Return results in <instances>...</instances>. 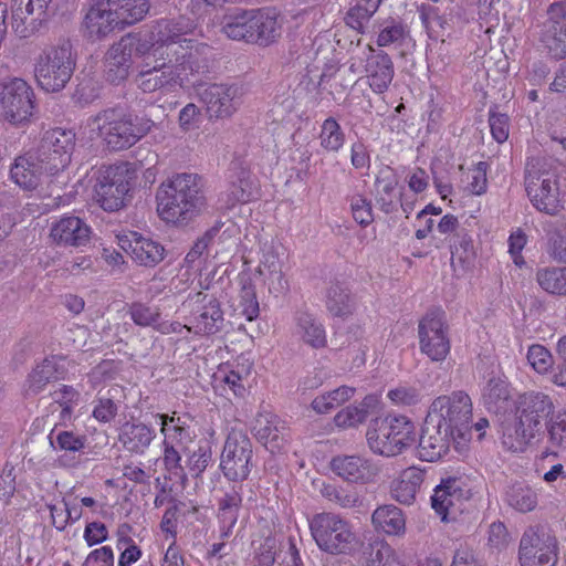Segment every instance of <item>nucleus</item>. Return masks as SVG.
Listing matches in <instances>:
<instances>
[{"label":"nucleus","instance_id":"obj_40","mask_svg":"<svg viewBox=\"0 0 566 566\" xmlns=\"http://www.w3.org/2000/svg\"><path fill=\"white\" fill-rule=\"evenodd\" d=\"M160 420V433L164 436L163 444H184L191 440L188 426L180 417H176V412L171 416L166 413H157Z\"/></svg>","mask_w":566,"mask_h":566},{"label":"nucleus","instance_id":"obj_4","mask_svg":"<svg viewBox=\"0 0 566 566\" xmlns=\"http://www.w3.org/2000/svg\"><path fill=\"white\" fill-rule=\"evenodd\" d=\"M88 126L98 130L108 149L117 151L134 146L153 129L155 123L147 116L113 107L90 117Z\"/></svg>","mask_w":566,"mask_h":566},{"label":"nucleus","instance_id":"obj_45","mask_svg":"<svg viewBox=\"0 0 566 566\" xmlns=\"http://www.w3.org/2000/svg\"><path fill=\"white\" fill-rule=\"evenodd\" d=\"M483 401L490 410L497 411L511 398L509 382L501 377L489 379L483 390Z\"/></svg>","mask_w":566,"mask_h":566},{"label":"nucleus","instance_id":"obj_56","mask_svg":"<svg viewBox=\"0 0 566 566\" xmlns=\"http://www.w3.org/2000/svg\"><path fill=\"white\" fill-rule=\"evenodd\" d=\"M350 209L354 220L367 227L374 221L371 202L361 195H355L350 198Z\"/></svg>","mask_w":566,"mask_h":566},{"label":"nucleus","instance_id":"obj_16","mask_svg":"<svg viewBox=\"0 0 566 566\" xmlns=\"http://www.w3.org/2000/svg\"><path fill=\"white\" fill-rule=\"evenodd\" d=\"M210 120L229 119L242 104L241 90L237 85L211 84L200 93Z\"/></svg>","mask_w":566,"mask_h":566},{"label":"nucleus","instance_id":"obj_64","mask_svg":"<svg viewBox=\"0 0 566 566\" xmlns=\"http://www.w3.org/2000/svg\"><path fill=\"white\" fill-rule=\"evenodd\" d=\"M548 254L553 260L566 263V223L563 229L555 232L549 243Z\"/></svg>","mask_w":566,"mask_h":566},{"label":"nucleus","instance_id":"obj_61","mask_svg":"<svg viewBox=\"0 0 566 566\" xmlns=\"http://www.w3.org/2000/svg\"><path fill=\"white\" fill-rule=\"evenodd\" d=\"M78 391L71 386L63 385L52 394L53 400L62 407V419L69 418L72 412V403L77 401Z\"/></svg>","mask_w":566,"mask_h":566},{"label":"nucleus","instance_id":"obj_5","mask_svg":"<svg viewBox=\"0 0 566 566\" xmlns=\"http://www.w3.org/2000/svg\"><path fill=\"white\" fill-rule=\"evenodd\" d=\"M76 66V56L69 39L45 48L36 57L34 75L46 92H60L71 80Z\"/></svg>","mask_w":566,"mask_h":566},{"label":"nucleus","instance_id":"obj_59","mask_svg":"<svg viewBox=\"0 0 566 566\" xmlns=\"http://www.w3.org/2000/svg\"><path fill=\"white\" fill-rule=\"evenodd\" d=\"M367 410L363 407L348 406L340 410L334 418L337 427L349 428L355 427L366 420Z\"/></svg>","mask_w":566,"mask_h":566},{"label":"nucleus","instance_id":"obj_2","mask_svg":"<svg viewBox=\"0 0 566 566\" xmlns=\"http://www.w3.org/2000/svg\"><path fill=\"white\" fill-rule=\"evenodd\" d=\"M157 210L169 222L192 220L208 207L203 178L197 174H176L156 193Z\"/></svg>","mask_w":566,"mask_h":566},{"label":"nucleus","instance_id":"obj_38","mask_svg":"<svg viewBox=\"0 0 566 566\" xmlns=\"http://www.w3.org/2000/svg\"><path fill=\"white\" fill-rule=\"evenodd\" d=\"M326 307L335 317L346 318L353 315L356 302L350 292L340 283H332L326 294Z\"/></svg>","mask_w":566,"mask_h":566},{"label":"nucleus","instance_id":"obj_57","mask_svg":"<svg viewBox=\"0 0 566 566\" xmlns=\"http://www.w3.org/2000/svg\"><path fill=\"white\" fill-rule=\"evenodd\" d=\"M133 322L139 326H156L160 313L157 307L147 306L142 303H133L129 307Z\"/></svg>","mask_w":566,"mask_h":566},{"label":"nucleus","instance_id":"obj_19","mask_svg":"<svg viewBox=\"0 0 566 566\" xmlns=\"http://www.w3.org/2000/svg\"><path fill=\"white\" fill-rule=\"evenodd\" d=\"M433 417H426L419 439L418 452L423 461H436L449 450L450 442L454 443V436L449 427H443L440 422L433 420Z\"/></svg>","mask_w":566,"mask_h":566},{"label":"nucleus","instance_id":"obj_13","mask_svg":"<svg viewBox=\"0 0 566 566\" xmlns=\"http://www.w3.org/2000/svg\"><path fill=\"white\" fill-rule=\"evenodd\" d=\"M33 91L22 78L14 77L0 87V117L13 125L28 120L33 111Z\"/></svg>","mask_w":566,"mask_h":566},{"label":"nucleus","instance_id":"obj_36","mask_svg":"<svg viewBox=\"0 0 566 566\" xmlns=\"http://www.w3.org/2000/svg\"><path fill=\"white\" fill-rule=\"evenodd\" d=\"M63 369L59 368V364L54 357L45 358L38 364L31 371L27 380V392L36 395L51 382L59 380L63 376Z\"/></svg>","mask_w":566,"mask_h":566},{"label":"nucleus","instance_id":"obj_47","mask_svg":"<svg viewBox=\"0 0 566 566\" xmlns=\"http://www.w3.org/2000/svg\"><path fill=\"white\" fill-rule=\"evenodd\" d=\"M345 143V133L334 117L326 118L321 127L319 144L331 153L338 151Z\"/></svg>","mask_w":566,"mask_h":566},{"label":"nucleus","instance_id":"obj_32","mask_svg":"<svg viewBox=\"0 0 566 566\" xmlns=\"http://www.w3.org/2000/svg\"><path fill=\"white\" fill-rule=\"evenodd\" d=\"M39 10H28L27 2L21 4V1L14 2L12 11V28L14 33L20 39H28L41 30L46 20L53 13L44 12L40 14Z\"/></svg>","mask_w":566,"mask_h":566},{"label":"nucleus","instance_id":"obj_63","mask_svg":"<svg viewBox=\"0 0 566 566\" xmlns=\"http://www.w3.org/2000/svg\"><path fill=\"white\" fill-rule=\"evenodd\" d=\"M200 109L193 104H187L180 112L178 116L179 127L182 132L187 133L195 128H198L200 122Z\"/></svg>","mask_w":566,"mask_h":566},{"label":"nucleus","instance_id":"obj_51","mask_svg":"<svg viewBox=\"0 0 566 566\" xmlns=\"http://www.w3.org/2000/svg\"><path fill=\"white\" fill-rule=\"evenodd\" d=\"M409 38V32L400 22L389 21L381 25L378 38V46L402 45Z\"/></svg>","mask_w":566,"mask_h":566},{"label":"nucleus","instance_id":"obj_30","mask_svg":"<svg viewBox=\"0 0 566 566\" xmlns=\"http://www.w3.org/2000/svg\"><path fill=\"white\" fill-rule=\"evenodd\" d=\"M254 10H234L221 21V32L231 40L252 43L254 38Z\"/></svg>","mask_w":566,"mask_h":566},{"label":"nucleus","instance_id":"obj_6","mask_svg":"<svg viewBox=\"0 0 566 566\" xmlns=\"http://www.w3.org/2000/svg\"><path fill=\"white\" fill-rule=\"evenodd\" d=\"M370 450L380 455L394 457L416 442V426L408 418L386 417L373 421L366 433Z\"/></svg>","mask_w":566,"mask_h":566},{"label":"nucleus","instance_id":"obj_8","mask_svg":"<svg viewBox=\"0 0 566 566\" xmlns=\"http://www.w3.org/2000/svg\"><path fill=\"white\" fill-rule=\"evenodd\" d=\"M310 528L318 547L331 554H346L356 543L349 523L334 513L316 514Z\"/></svg>","mask_w":566,"mask_h":566},{"label":"nucleus","instance_id":"obj_17","mask_svg":"<svg viewBox=\"0 0 566 566\" xmlns=\"http://www.w3.org/2000/svg\"><path fill=\"white\" fill-rule=\"evenodd\" d=\"M419 344L422 354L432 361H442L450 353V339L442 317L427 314L418 326Z\"/></svg>","mask_w":566,"mask_h":566},{"label":"nucleus","instance_id":"obj_49","mask_svg":"<svg viewBox=\"0 0 566 566\" xmlns=\"http://www.w3.org/2000/svg\"><path fill=\"white\" fill-rule=\"evenodd\" d=\"M321 494L343 509H353L361 504V499L356 491L346 490L334 484H323Z\"/></svg>","mask_w":566,"mask_h":566},{"label":"nucleus","instance_id":"obj_43","mask_svg":"<svg viewBox=\"0 0 566 566\" xmlns=\"http://www.w3.org/2000/svg\"><path fill=\"white\" fill-rule=\"evenodd\" d=\"M536 282L545 292L566 296L565 268L545 266L536 271Z\"/></svg>","mask_w":566,"mask_h":566},{"label":"nucleus","instance_id":"obj_44","mask_svg":"<svg viewBox=\"0 0 566 566\" xmlns=\"http://www.w3.org/2000/svg\"><path fill=\"white\" fill-rule=\"evenodd\" d=\"M548 447L554 453L566 452V410L558 411L545 422Z\"/></svg>","mask_w":566,"mask_h":566},{"label":"nucleus","instance_id":"obj_60","mask_svg":"<svg viewBox=\"0 0 566 566\" xmlns=\"http://www.w3.org/2000/svg\"><path fill=\"white\" fill-rule=\"evenodd\" d=\"M489 165L485 161H480L470 172V181L468 190L470 193L481 196L486 192L488 189V171Z\"/></svg>","mask_w":566,"mask_h":566},{"label":"nucleus","instance_id":"obj_18","mask_svg":"<svg viewBox=\"0 0 566 566\" xmlns=\"http://www.w3.org/2000/svg\"><path fill=\"white\" fill-rule=\"evenodd\" d=\"M541 42L554 59L566 56V2H554L547 9Z\"/></svg>","mask_w":566,"mask_h":566},{"label":"nucleus","instance_id":"obj_58","mask_svg":"<svg viewBox=\"0 0 566 566\" xmlns=\"http://www.w3.org/2000/svg\"><path fill=\"white\" fill-rule=\"evenodd\" d=\"M118 412V403L114 401L113 397L99 396L93 409V417L103 423L111 422Z\"/></svg>","mask_w":566,"mask_h":566},{"label":"nucleus","instance_id":"obj_39","mask_svg":"<svg viewBox=\"0 0 566 566\" xmlns=\"http://www.w3.org/2000/svg\"><path fill=\"white\" fill-rule=\"evenodd\" d=\"M254 38L252 43L269 45L281 34V24L275 13L263 10H254Z\"/></svg>","mask_w":566,"mask_h":566},{"label":"nucleus","instance_id":"obj_22","mask_svg":"<svg viewBox=\"0 0 566 566\" xmlns=\"http://www.w3.org/2000/svg\"><path fill=\"white\" fill-rule=\"evenodd\" d=\"M253 432L272 453L282 451L287 443L289 429L285 422L270 411H261L256 415Z\"/></svg>","mask_w":566,"mask_h":566},{"label":"nucleus","instance_id":"obj_28","mask_svg":"<svg viewBox=\"0 0 566 566\" xmlns=\"http://www.w3.org/2000/svg\"><path fill=\"white\" fill-rule=\"evenodd\" d=\"M155 438V430L143 422L126 421L119 428L118 441L130 453L143 454Z\"/></svg>","mask_w":566,"mask_h":566},{"label":"nucleus","instance_id":"obj_7","mask_svg":"<svg viewBox=\"0 0 566 566\" xmlns=\"http://www.w3.org/2000/svg\"><path fill=\"white\" fill-rule=\"evenodd\" d=\"M429 417L433 420L449 427V430L455 433L454 446L460 450L467 446L471 438V427L469 421L472 417V402L463 391H454L449 396H439L436 398L429 409Z\"/></svg>","mask_w":566,"mask_h":566},{"label":"nucleus","instance_id":"obj_50","mask_svg":"<svg viewBox=\"0 0 566 566\" xmlns=\"http://www.w3.org/2000/svg\"><path fill=\"white\" fill-rule=\"evenodd\" d=\"M364 554L366 555L367 566H391L394 562V551L382 539L370 542Z\"/></svg>","mask_w":566,"mask_h":566},{"label":"nucleus","instance_id":"obj_15","mask_svg":"<svg viewBox=\"0 0 566 566\" xmlns=\"http://www.w3.org/2000/svg\"><path fill=\"white\" fill-rule=\"evenodd\" d=\"M525 188L538 211L555 216L563 209L559 185L554 174L527 170Z\"/></svg>","mask_w":566,"mask_h":566},{"label":"nucleus","instance_id":"obj_33","mask_svg":"<svg viewBox=\"0 0 566 566\" xmlns=\"http://www.w3.org/2000/svg\"><path fill=\"white\" fill-rule=\"evenodd\" d=\"M424 480V472L418 468H408L400 474L399 479L391 483L390 494L399 503L410 505L416 500Z\"/></svg>","mask_w":566,"mask_h":566},{"label":"nucleus","instance_id":"obj_53","mask_svg":"<svg viewBox=\"0 0 566 566\" xmlns=\"http://www.w3.org/2000/svg\"><path fill=\"white\" fill-rule=\"evenodd\" d=\"M527 360L539 375H547L554 366L552 353L541 344H533L527 350Z\"/></svg>","mask_w":566,"mask_h":566},{"label":"nucleus","instance_id":"obj_34","mask_svg":"<svg viewBox=\"0 0 566 566\" xmlns=\"http://www.w3.org/2000/svg\"><path fill=\"white\" fill-rule=\"evenodd\" d=\"M371 524L377 532L389 536H401L406 532L405 515L392 504L378 506L371 515Z\"/></svg>","mask_w":566,"mask_h":566},{"label":"nucleus","instance_id":"obj_35","mask_svg":"<svg viewBox=\"0 0 566 566\" xmlns=\"http://www.w3.org/2000/svg\"><path fill=\"white\" fill-rule=\"evenodd\" d=\"M462 497V490L459 486L457 479H448L441 482L434 489L431 496L432 509L441 516L442 521L451 510L459 504Z\"/></svg>","mask_w":566,"mask_h":566},{"label":"nucleus","instance_id":"obj_10","mask_svg":"<svg viewBox=\"0 0 566 566\" xmlns=\"http://www.w3.org/2000/svg\"><path fill=\"white\" fill-rule=\"evenodd\" d=\"M74 147L75 133L72 129L54 127L43 133L32 153L43 164L46 175H55L69 166Z\"/></svg>","mask_w":566,"mask_h":566},{"label":"nucleus","instance_id":"obj_42","mask_svg":"<svg viewBox=\"0 0 566 566\" xmlns=\"http://www.w3.org/2000/svg\"><path fill=\"white\" fill-rule=\"evenodd\" d=\"M355 394V388L340 386L332 391L315 397L311 403L312 409L319 415L329 413L348 401Z\"/></svg>","mask_w":566,"mask_h":566},{"label":"nucleus","instance_id":"obj_31","mask_svg":"<svg viewBox=\"0 0 566 566\" xmlns=\"http://www.w3.org/2000/svg\"><path fill=\"white\" fill-rule=\"evenodd\" d=\"M115 11L108 0H95L85 17V25L91 34L105 36L115 28H120Z\"/></svg>","mask_w":566,"mask_h":566},{"label":"nucleus","instance_id":"obj_37","mask_svg":"<svg viewBox=\"0 0 566 566\" xmlns=\"http://www.w3.org/2000/svg\"><path fill=\"white\" fill-rule=\"evenodd\" d=\"M397 185L398 180L389 168L381 169L376 177V201L386 213L396 209L398 201Z\"/></svg>","mask_w":566,"mask_h":566},{"label":"nucleus","instance_id":"obj_3","mask_svg":"<svg viewBox=\"0 0 566 566\" xmlns=\"http://www.w3.org/2000/svg\"><path fill=\"white\" fill-rule=\"evenodd\" d=\"M553 398L543 391H526L515 401L514 428H507L503 433V444L512 451H524L526 446L539 438L543 421H547L555 412Z\"/></svg>","mask_w":566,"mask_h":566},{"label":"nucleus","instance_id":"obj_23","mask_svg":"<svg viewBox=\"0 0 566 566\" xmlns=\"http://www.w3.org/2000/svg\"><path fill=\"white\" fill-rule=\"evenodd\" d=\"M365 59V73L369 86L375 93H384L394 78L395 69L390 56L384 51H377L371 45H366L363 51Z\"/></svg>","mask_w":566,"mask_h":566},{"label":"nucleus","instance_id":"obj_12","mask_svg":"<svg viewBox=\"0 0 566 566\" xmlns=\"http://www.w3.org/2000/svg\"><path fill=\"white\" fill-rule=\"evenodd\" d=\"M518 559L521 566H556L558 562L556 537L541 528H527L520 541Z\"/></svg>","mask_w":566,"mask_h":566},{"label":"nucleus","instance_id":"obj_29","mask_svg":"<svg viewBox=\"0 0 566 566\" xmlns=\"http://www.w3.org/2000/svg\"><path fill=\"white\" fill-rule=\"evenodd\" d=\"M295 335L312 348H324L327 344L326 332L317 317L307 311H296L294 314Z\"/></svg>","mask_w":566,"mask_h":566},{"label":"nucleus","instance_id":"obj_1","mask_svg":"<svg viewBox=\"0 0 566 566\" xmlns=\"http://www.w3.org/2000/svg\"><path fill=\"white\" fill-rule=\"evenodd\" d=\"M195 24L186 19L157 21L135 43L136 82L144 93L169 94L182 88L200 69L209 46L186 35Z\"/></svg>","mask_w":566,"mask_h":566},{"label":"nucleus","instance_id":"obj_26","mask_svg":"<svg viewBox=\"0 0 566 566\" xmlns=\"http://www.w3.org/2000/svg\"><path fill=\"white\" fill-rule=\"evenodd\" d=\"M230 171L229 187L221 197L226 208H232L237 203L249 202L254 198L256 192L255 182L248 168L240 164H233Z\"/></svg>","mask_w":566,"mask_h":566},{"label":"nucleus","instance_id":"obj_46","mask_svg":"<svg viewBox=\"0 0 566 566\" xmlns=\"http://www.w3.org/2000/svg\"><path fill=\"white\" fill-rule=\"evenodd\" d=\"M354 3L346 15V22L355 30L363 31L365 23L377 11L381 0H353Z\"/></svg>","mask_w":566,"mask_h":566},{"label":"nucleus","instance_id":"obj_24","mask_svg":"<svg viewBox=\"0 0 566 566\" xmlns=\"http://www.w3.org/2000/svg\"><path fill=\"white\" fill-rule=\"evenodd\" d=\"M50 237L61 247H85L91 240V228L78 217L65 216L52 224Z\"/></svg>","mask_w":566,"mask_h":566},{"label":"nucleus","instance_id":"obj_25","mask_svg":"<svg viewBox=\"0 0 566 566\" xmlns=\"http://www.w3.org/2000/svg\"><path fill=\"white\" fill-rule=\"evenodd\" d=\"M132 53L133 43L124 38L108 49L104 60V74L108 82L118 84L127 78L132 66Z\"/></svg>","mask_w":566,"mask_h":566},{"label":"nucleus","instance_id":"obj_62","mask_svg":"<svg viewBox=\"0 0 566 566\" xmlns=\"http://www.w3.org/2000/svg\"><path fill=\"white\" fill-rule=\"evenodd\" d=\"M387 397L398 406H413L421 400V395L417 388L406 386L389 390Z\"/></svg>","mask_w":566,"mask_h":566},{"label":"nucleus","instance_id":"obj_52","mask_svg":"<svg viewBox=\"0 0 566 566\" xmlns=\"http://www.w3.org/2000/svg\"><path fill=\"white\" fill-rule=\"evenodd\" d=\"M49 439L50 444L54 449L70 452H76L82 450L85 447L86 442V438L84 436L75 434L74 432L66 430H62L56 433L54 430H52L49 436Z\"/></svg>","mask_w":566,"mask_h":566},{"label":"nucleus","instance_id":"obj_20","mask_svg":"<svg viewBox=\"0 0 566 566\" xmlns=\"http://www.w3.org/2000/svg\"><path fill=\"white\" fill-rule=\"evenodd\" d=\"M118 244L139 265L151 268L165 258V248L159 242L138 232L119 235Z\"/></svg>","mask_w":566,"mask_h":566},{"label":"nucleus","instance_id":"obj_55","mask_svg":"<svg viewBox=\"0 0 566 566\" xmlns=\"http://www.w3.org/2000/svg\"><path fill=\"white\" fill-rule=\"evenodd\" d=\"M475 256L472 238L465 232H457V240L451 244V259L470 264Z\"/></svg>","mask_w":566,"mask_h":566},{"label":"nucleus","instance_id":"obj_27","mask_svg":"<svg viewBox=\"0 0 566 566\" xmlns=\"http://www.w3.org/2000/svg\"><path fill=\"white\" fill-rule=\"evenodd\" d=\"M43 164L35 158L32 151L15 158L10 169L11 180L24 190L35 189L42 175L46 174Z\"/></svg>","mask_w":566,"mask_h":566},{"label":"nucleus","instance_id":"obj_11","mask_svg":"<svg viewBox=\"0 0 566 566\" xmlns=\"http://www.w3.org/2000/svg\"><path fill=\"white\" fill-rule=\"evenodd\" d=\"M133 179L128 164L112 165L103 169L95 186L101 207L106 211H116L124 207Z\"/></svg>","mask_w":566,"mask_h":566},{"label":"nucleus","instance_id":"obj_54","mask_svg":"<svg viewBox=\"0 0 566 566\" xmlns=\"http://www.w3.org/2000/svg\"><path fill=\"white\" fill-rule=\"evenodd\" d=\"M242 484L233 485L224 493V496L219 501L218 516H230L238 518L239 511L242 504Z\"/></svg>","mask_w":566,"mask_h":566},{"label":"nucleus","instance_id":"obj_21","mask_svg":"<svg viewBox=\"0 0 566 566\" xmlns=\"http://www.w3.org/2000/svg\"><path fill=\"white\" fill-rule=\"evenodd\" d=\"M331 469L342 480L355 484L370 483L379 472L377 465L360 455L334 457Z\"/></svg>","mask_w":566,"mask_h":566},{"label":"nucleus","instance_id":"obj_9","mask_svg":"<svg viewBox=\"0 0 566 566\" xmlns=\"http://www.w3.org/2000/svg\"><path fill=\"white\" fill-rule=\"evenodd\" d=\"M182 308L189 312L188 332L196 335H214L224 325V313L221 303L211 294L197 292L189 294L182 303Z\"/></svg>","mask_w":566,"mask_h":566},{"label":"nucleus","instance_id":"obj_48","mask_svg":"<svg viewBox=\"0 0 566 566\" xmlns=\"http://www.w3.org/2000/svg\"><path fill=\"white\" fill-rule=\"evenodd\" d=\"M507 503L520 512H530L537 504V495L530 486L516 483L507 492Z\"/></svg>","mask_w":566,"mask_h":566},{"label":"nucleus","instance_id":"obj_14","mask_svg":"<svg viewBox=\"0 0 566 566\" xmlns=\"http://www.w3.org/2000/svg\"><path fill=\"white\" fill-rule=\"evenodd\" d=\"M252 442L241 431L232 430L226 440L220 467L226 478L243 481L248 478L252 460Z\"/></svg>","mask_w":566,"mask_h":566},{"label":"nucleus","instance_id":"obj_41","mask_svg":"<svg viewBox=\"0 0 566 566\" xmlns=\"http://www.w3.org/2000/svg\"><path fill=\"white\" fill-rule=\"evenodd\" d=\"M115 18L120 23V29L125 25L134 24L145 18L149 11L148 0H109Z\"/></svg>","mask_w":566,"mask_h":566}]
</instances>
